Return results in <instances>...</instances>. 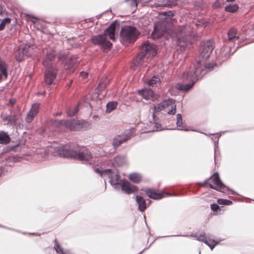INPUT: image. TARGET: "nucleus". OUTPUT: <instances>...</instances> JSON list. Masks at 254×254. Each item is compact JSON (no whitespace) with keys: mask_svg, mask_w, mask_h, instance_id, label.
Segmentation results:
<instances>
[{"mask_svg":"<svg viewBox=\"0 0 254 254\" xmlns=\"http://www.w3.org/2000/svg\"><path fill=\"white\" fill-rule=\"evenodd\" d=\"M213 49V42L211 41L204 42L201 45L199 60L194 64L192 70L183 72L181 77L183 81L190 82L187 84L177 83L174 86L177 90L183 92L189 91L203 75L216 66V64L213 63L206 65L203 64L209 57Z\"/></svg>","mask_w":254,"mask_h":254,"instance_id":"f257e3e1","label":"nucleus"},{"mask_svg":"<svg viewBox=\"0 0 254 254\" xmlns=\"http://www.w3.org/2000/svg\"><path fill=\"white\" fill-rule=\"evenodd\" d=\"M44 52L45 56L43 60V64L46 68L44 79L46 84L49 85L53 83L57 76V70L53 63L56 56V49L54 47H49Z\"/></svg>","mask_w":254,"mask_h":254,"instance_id":"f03ea898","label":"nucleus"},{"mask_svg":"<svg viewBox=\"0 0 254 254\" xmlns=\"http://www.w3.org/2000/svg\"><path fill=\"white\" fill-rule=\"evenodd\" d=\"M59 157L70 159H91L92 155L87 148L78 146L74 149L67 146H60L58 148Z\"/></svg>","mask_w":254,"mask_h":254,"instance_id":"7ed1b4c3","label":"nucleus"},{"mask_svg":"<svg viewBox=\"0 0 254 254\" xmlns=\"http://www.w3.org/2000/svg\"><path fill=\"white\" fill-rule=\"evenodd\" d=\"M116 24L113 22L104 31L103 34L93 36L91 38L93 43L100 46L102 49H109L112 46L111 43L106 39L108 36L112 41L115 40V32Z\"/></svg>","mask_w":254,"mask_h":254,"instance_id":"20e7f679","label":"nucleus"},{"mask_svg":"<svg viewBox=\"0 0 254 254\" xmlns=\"http://www.w3.org/2000/svg\"><path fill=\"white\" fill-rule=\"evenodd\" d=\"M156 46L152 43L146 42L142 46L141 53L138 54L133 61V64L139 66L146 62V58H152L156 55Z\"/></svg>","mask_w":254,"mask_h":254,"instance_id":"39448f33","label":"nucleus"},{"mask_svg":"<svg viewBox=\"0 0 254 254\" xmlns=\"http://www.w3.org/2000/svg\"><path fill=\"white\" fill-rule=\"evenodd\" d=\"M201 186L205 187H209L211 189H215L223 193L228 194H235L236 193L232 190L224 185L220 180L219 175L215 173L209 179L206 180L204 182L200 183Z\"/></svg>","mask_w":254,"mask_h":254,"instance_id":"423d86ee","label":"nucleus"},{"mask_svg":"<svg viewBox=\"0 0 254 254\" xmlns=\"http://www.w3.org/2000/svg\"><path fill=\"white\" fill-rule=\"evenodd\" d=\"M139 34V31L134 27L125 26L121 31V41L123 43H133L136 40Z\"/></svg>","mask_w":254,"mask_h":254,"instance_id":"0eeeda50","label":"nucleus"},{"mask_svg":"<svg viewBox=\"0 0 254 254\" xmlns=\"http://www.w3.org/2000/svg\"><path fill=\"white\" fill-rule=\"evenodd\" d=\"M94 171L96 173H99L102 177H108L111 185L115 189L118 188V186L120 184V176L118 172L116 170H100L99 168H96Z\"/></svg>","mask_w":254,"mask_h":254,"instance_id":"6e6552de","label":"nucleus"},{"mask_svg":"<svg viewBox=\"0 0 254 254\" xmlns=\"http://www.w3.org/2000/svg\"><path fill=\"white\" fill-rule=\"evenodd\" d=\"M165 109L166 112L169 115H174L176 113V105L175 101L172 99H168L161 102V103L154 105L153 107V111L155 112H160Z\"/></svg>","mask_w":254,"mask_h":254,"instance_id":"1a4fd4ad","label":"nucleus"},{"mask_svg":"<svg viewBox=\"0 0 254 254\" xmlns=\"http://www.w3.org/2000/svg\"><path fill=\"white\" fill-rule=\"evenodd\" d=\"M175 37H174V40L176 41L178 46L181 47H185L187 45V36L188 33L187 27L185 26H180L176 30Z\"/></svg>","mask_w":254,"mask_h":254,"instance_id":"9d476101","label":"nucleus"},{"mask_svg":"<svg viewBox=\"0 0 254 254\" xmlns=\"http://www.w3.org/2000/svg\"><path fill=\"white\" fill-rule=\"evenodd\" d=\"M90 125L84 120L73 119L68 120L67 128L70 130L80 131L85 130L89 128Z\"/></svg>","mask_w":254,"mask_h":254,"instance_id":"9b49d317","label":"nucleus"},{"mask_svg":"<svg viewBox=\"0 0 254 254\" xmlns=\"http://www.w3.org/2000/svg\"><path fill=\"white\" fill-rule=\"evenodd\" d=\"M33 46L30 44H21L20 45L17 54L16 56V60L18 62L22 61L25 57H28L32 53Z\"/></svg>","mask_w":254,"mask_h":254,"instance_id":"f8f14e48","label":"nucleus"},{"mask_svg":"<svg viewBox=\"0 0 254 254\" xmlns=\"http://www.w3.org/2000/svg\"><path fill=\"white\" fill-rule=\"evenodd\" d=\"M133 128H131L125 130L122 134L116 136L113 140V144L114 147H117L121 145L122 143L126 142L130 137L133 133Z\"/></svg>","mask_w":254,"mask_h":254,"instance_id":"ddd939ff","label":"nucleus"},{"mask_svg":"<svg viewBox=\"0 0 254 254\" xmlns=\"http://www.w3.org/2000/svg\"><path fill=\"white\" fill-rule=\"evenodd\" d=\"M146 132L159 131L162 129L159 119L156 118L154 114L152 115V119L146 123L145 127Z\"/></svg>","mask_w":254,"mask_h":254,"instance_id":"4468645a","label":"nucleus"},{"mask_svg":"<svg viewBox=\"0 0 254 254\" xmlns=\"http://www.w3.org/2000/svg\"><path fill=\"white\" fill-rule=\"evenodd\" d=\"M77 62V59L75 55L66 58L64 63V68L70 72H73Z\"/></svg>","mask_w":254,"mask_h":254,"instance_id":"2eb2a0df","label":"nucleus"},{"mask_svg":"<svg viewBox=\"0 0 254 254\" xmlns=\"http://www.w3.org/2000/svg\"><path fill=\"white\" fill-rule=\"evenodd\" d=\"M122 190L127 194H130L137 190V187L131 185L128 181H125L120 184Z\"/></svg>","mask_w":254,"mask_h":254,"instance_id":"dca6fc26","label":"nucleus"},{"mask_svg":"<svg viewBox=\"0 0 254 254\" xmlns=\"http://www.w3.org/2000/svg\"><path fill=\"white\" fill-rule=\"evenodd\" d=\"M145 193L149 197L154 199H159L163 197V193H158L153 189H147Z\"/></svg>","mask_w":254,"mask_h":254,"instance_id":"f3484780","label":"nucleus"},{"mask_svg":"<svg viewBox=\"0 0 254 254\" xmlns=\"http://www.w3.org/2000/svg\"><path fill=\"white\" fill-rule=\"evenodd\" d=\"M237 30L235 28L230 29L227 33L228 40L230 42H235L239 39V37L237 36Z\"/></svg>","mask_w":254,"mask_h":254,"instance_id":"a211bd4d","label":"nucleus"},{"mask_svg":"<svg viewBox=\"0 0 254 254\" xmlns=\"http://www.w3.org/2000/svg\"><path fill=\"white\" fill-rule=\"evenodd\" d=\"M135 199L138 205V209L140 211H144L146 208V204L144 199L142 196L137 195L135 196Z\"/></svg>","mask_w":254,"mask_h":254,"instance_id":"6ab92c4d","label":"nucleus"},{"mask_svg":"<svg viewBox=\"0 0 254 254\" xmlns=\"http://www.w3.org/2000/svg\"><path fill=\"white\" fill-rule=\"evenodd\" d=\"M139 94L145 99L149 100L152 98L153 92L150 89H144L138 91Z\"/></svg>","mask_w":254,"mask_h":254,"instance_id":"aec40b11","label":"nucleus"},{"mask_svg":"<svg viewBox=\"0 0 254 254\" xmlns=\"http://www.w3.org/2000/svg\"><path fill=\"white\" fill-rule=\"evenodd\" d=\"M176 124L178 129L185 131L188 130V129L186 128V126L183 122L182 117L180 114H178L177 115Z\"/></svg>","mask_w":254,"mask_h":254,"instance_id":"412c9836","label":"nucleus"},{"mask_svg":"<svg viewBox=\"0 0 254 254\" xmlns=\"http://www.w3.org/2000/svg\"><path fill=\"white\" fill-rule=\"evenodd\" d=\"M21 121V119L20 116L16 115L15 114L10 115L9 125L15 126L16 125L20 124Z\"/></svg>","mask_w":254,"mask_h":254,"instance_id":"4be33fe9","label":"nucleus"},{"mask_svg":"<svg viewBox=\"0 0 254 254\" xmlns=\"http://www.w3.org/2000/svg\"><path fill=\"white\" fill-rule=\"evenodd\" d=\"M110 82V79L106 76H105L103 77L100 81L99 82V83L98 84V86L97 88V90H98V92L100 91H102L103 89H104L107 86V85Z\"/></svg>","mask_w":254,"mask_h":254,"instance_id":"5701e85b","label":"nucleus"},{"mask_svg":"<svg viewBox=\"0 0 254 254\" xmlns=\"http://www.w3.org/2000/svg\"><path fill=\"white\" fill-rule=\"evenodd\" d=\"M10 137L9 135L3 131H0V144H6L10 142Z\"/></svg>","mask_w":254,"mask_h":254,"instance_id":"b1692460","label":"nucleus"},{"mask_svg":"<svg viewBox=\"0 0 254 254\" xmlns=\"http://www.w3.org/2000/svg\"><path fill=\"white\" fill-rule=\"evenodd\" d=\"M129 179L134 183H139L142 179L141 174L137 173H131L128 176Z\"/></svg>","mask_w":254,"mask_h":254,"instance_id":"393cba45","label":"nucleus"},{"mask_svg":"<svg viewBox=\"0 0 254 254\" xmlns=\"http://www.w3.org/2000/svg\"><path fill=\"white\" fill-rule=\"evenodd\" d=\"M68 120H52L51 125L55 127H60L64 126L67 128V123Z\"/></svg>","mask_w":254,"mask_h":254,"instance_id":"a878e982","label":"nucleus"},{"mask_svg":"<svg viewBox=\"0 0 254 254\" xmlns=\"http://www.w3.org/2000/svg\"><path fill=\"white\" fill-rule=\"evenodd\" d=\"M160 81L159 77L157 76H153L151 78L148 79L146 83L150 86H157Z\"/></svg>","mask_w":254,"mask_h":254,"instance_id":"bb28decb","label":"nucleus"},{"mask_svg":"<svg viewBox=\"0 0 254 254\" xmlns=\"http://www.w3.org/2000/svg\"><path fill=\"white\" fill-rule=\"evenodd\" d=\"M190 236L195 238L197 240L204 242L205 244L208 241V239L207 238L204 233L199 234H191Z\"/></svg>","mask_w":254,"mask_h":254,"instance_id":"cd10ccee","label":"nucleus"},{"mask_svg":"<svg viewBox=\"0 0 254 254\" xmlns=\"http://www.w3.org/2000/svg\"><path fill=\"white\" fill-rule=\"evenodd\" d=\"M163 32L162 31L161 32L158 29V26L155 25L154 26V30L152 32L151 37L153 39H158L162 36Z\"/></svg>","mask_w":254,"mask_h":254,"instance_id":"c85d7f7f","label":"nucleus"},{"mask_svg":"<svg viewBox=\"0 0 254 254\" xmlns=\"http://www.w3.org/2000/svg\"><path fill=\"white\" fill-rule=\"evenodd\" d=\"M3 75L5 78L7 76V66L5 63L2 62H0V80L1 78V76Z\"/></svg>","mask_w":254,"mask_h":254,"instance_id":"c756f323","label":"nucleus"},{"mask_svg":"<svg viewBox=\"0 0 254 254\" xmlns=\"http://www.w3.org/2000/svg\"><path fill=\"white\" fill-rule=\"evenodd\" d=\"M118 103L116 101L109 102L106 105V112L111 113L112 111L116 109Z\"/></svg>","mask_w":254,"mask_h":254,"instance_id":"7c9ffc66","label":"nucleus"},{"mask_svg":"<svg viewBox=\"0 0 254 254\" xmlns=\"http://www.w3.org/2000/svg\"><path fill=\"white\" fill-rule=\"evenodd\" d=\"M55 249L56 252L59 254H71V252L68 250H64L58 244L55 246Z\"/></svg>","mask_w":254,"mask_h":254,"instance_id":"2f4dec72","label":"nucleus"},{"mask_svg":"<svg viewBox=\"0 0 254 254\" xmlns=\"http://www.w3.org/2000/svg\"><path fill=\"white\" fill-rule=\"evenodd\" d=\"M238 6L237 4L229 5L225 7V10L229 12H235L238 9Z\"/></svg>","mask_w":254,"mask_h":254,"instance_id":"473e14b6","label":"nucleus"},{"mask_svg":"<svg viewBox=\"0 0 254 254\" xmlns=\"http://www.w3.org/2000/svg\"><path fill=\"white\" fill-rule=\"evenodd\" d=\"M39 109H40V104L36 103L33 104L32 105V107H31V110H30V111L36 115L39 112Z\"/></svg>","mask_w":254,"mask_h":254,"instance_id":"72a5a7b5","label":"nucleus"},{"mask_svg":"<svg viewBox=\"0 0 254 254\" xmlns=\"http://www.w3.org/2000/svg\"><path fill=\"white\" fill-rule=\"evenodd\" d=\"M11 19L9 18H5L3 19L0 24V30L1 31L4 29L6 24L9 23Z\"/></svg>","mask_w":254,"mask_h":254,"instance_id":"f704fd0d","label":"nucleus"},{"mask_svg":"<svg viewBox=\"0 0 254 254\" xmlns=\"http://www.w3.org/2000/svg\"><path fill=\"white\" fill-rule=\"evenodd\" d=\"M36 115L31 112L30 111L27 113L26 117V121L27 123H31L34 119Z\"/></svg>","mask_w":254,"mask_h":254,"instance_id":"c9c22d12","label":"nucleus"},{"mask_svg":"<svg viewBox=\"0 0 254 254\" xmlns=\"http://www.w3.org/2000/svg\"><path fill=\"white\" fill-rule=\"evenodd\" d=\"M205 244L208 245L211 250H213L218 243L214 240L208 239V241Z\"/></svg>","mask_w":254,"mask_h":254,"instance_id":"e433bc0d","label":"nucleus"},{"mask_svg":"<svg viewBox=\"0 0 254 254\" xmlns=\"http://www.w3.org/2000/svg\"><path fill=\"white\" fill-rule=\"evenodd\" d=\"M78 111V107L76 106L74 109H69L67 111V114L69 116H74Z\"/></svg>","mask_w":254,"mask_h":254,"instance_id":"4c0bfd02","label":"nucleus"},{"mask_svg":"<svg viewBox=\"0 0 254 254\" xmlns=\"http://www.w3.org/2000/svg\"><path fill=\"white\" fill-rule=\"evenodd\" d=\"M218 203L219 204L230 205L232 204V202L230 200L225 199H218L217 200Z\"/></svg>","mask_w":254,"mask_h":254,"instance_id":"58836bf2","label":"nucleus"},{"mask_svg":"<svg viewBox=\"0 0 254 254\" xmlns=\"http://www.w3.org/2000/svg\"><path fill=\"white\" fill-rule=\"evenodd\" d=\"M66 53L65 52L61 51L58 53V58L59 60H62L63 58H67L66 56Z\"/></svg>","mask_w":254,"mask_h":254,"instance_id":"ea45409f","label":"nucleus"},{"mask_svg":"<svg viewBox=\"0 0 254 254\" xmlns=\"http://www.w3.org/2000/svg\"><path fill=\"white\" fill-rule=\"evenodd\" d=\"M80 76L82 77V78L86 79L88 76V73L85 71H81L80 72Z\"/></svg>","mask_w":254,"mask_h":254,"instance_id":"a19ab883","label":"nucleus"},{"mask_svg":"<svg viewBox=\"0 0 254 254\" xmlns=\"http://www.w3.org/2000/svg\"><path fill=\"white\" fill-rule=\"evenodd\" d=\"M211 208L213 211H215L219 209V206L216 204H211Z\"/></svg>","mask_w":254,"mask_h":254,"instance_id":"79ce46f5","label":"nucleus"},{"mask_svg":"<svg viewBox=\"0 0 254 254\" xmlns=\"http://www.w3.org/2000/svg\"><path fill=\"white\" fill-rule=\"evenodd\" d=\"M2 120L4 121H7V125H9V122L10 121V115H6V116H3L2 117Z\"/></svg>","mask_w":254,"mask_h":254,"instance_id":"37998d69","label":"nucleus"},{"mask_svg":"<svg viewBox=\"0 0 254 254\" xmlns=\"http://www.w3.org/2000/svg\"><path fill=\"white\" fill-rule=\"evenodd\" d=\"M165 15L167 16V18L172 17L174 16V13L172 11H168L164 12Z\"/></svg>","mask_w":254,"mask_h":254,"instance_id":"c03bdc74","label":"nucleus"},{"mask_svg":"<svg viewBox=\"0 0 254 254\" xmlns=\"http://www.w3.org/2000/svg\"><path fill=\"white\" fill-rule=\"evenodd\" d=\"M27 17L31 18V21L33 23H36V22L37 20V18L33 16L28 15L27 16Z\"/></svg>","mask_w":254,"mask_h":254,"instance_id":"a18cd8bd","label":"nucleus"},{"mask_svg":"<svg viewBox=\"0 0 254 254\" xmlns=\"http://www.w3.org/2000/svg\"><path fill=\"white\" fill-rule=\"evenodd\" d=\"M15 100L14 99H10L9 101V104L11 106H13L15 103Z\"/></svg>","mask_w":254,"mask_h":254,"instance_id":"49530a36","label":"nucleus"},{"mask_svg":"<svg viewBox=\"0 0 254 254\" xmlns=\"http://www.w3.org/2000/svg\"><path fill=\"white\" fill-rule=\"evenodd\" d=\"M4 12L2 6L0 4V15H1Z\"/></svg>","mask_w":254,"mask_h":254,"instance_id":"de8ad7c7","label":"nucleus"},{"mask_svg":"<svg viewBox=\"0 0 254 254\" xmlns=\"http://www.w3.org/2000/svg\"><path fill=\"white\" fill-rule=\"evenodd\" d=\"M6 161H12V163H14V162H17V161H18L19 160H8V159H7L6 160Z\"/></svg>","mask_w":254,"mask_h":254,"instance_id":"09e8293b","label":"nucleus"},{"mask_svg":"<svg viewBox=\"0 0 254 254\" xmlns=\"http://www.w3.org/2000/svg\"><path fill=\"white\" fill-rule=\"evenodd\" d=\"M114 159H124V157H121L120 156H119V157H118L117 158L115 157Z\"/></svg>","mask_w":254,"mask_h":254,"instance_id":"8fccbe9b","label":"nucleus"},{"mask_svg":"<svg viewBox=\"0 0 254 254\" xmlns=\"http://www.w3.org/2000/svg\"><path fill=\"white\" fill-rule=\"evenodd\" d=\"M228 1H231V2H233L234 1H235V0H227Z\"/></svg>","mask_w":254,"mask_h":254,"instance_id":"3c124183","label":"nucleus"},{"mask_svg":"<svg viewBox=\"0 0 254 254\" xmlns=\"http://www.w3.org/2000/svg\"><path fill=\"white\" fill-rule=\"evenodd\" d=\"M216 157V155H214V158H215Z\"/></svg>","mask_w":254,"mask_h":254,"instance_id":"603ef678","label":"nucleus"}]
</instances>
